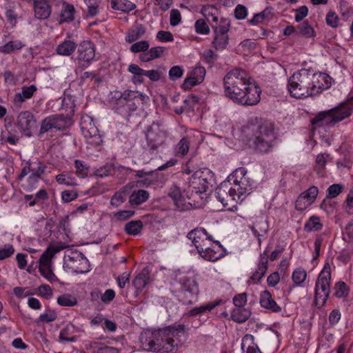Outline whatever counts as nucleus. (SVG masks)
Here are the masks:
<instances>
[{
    "mask_svg": "<svg viewBox=\"0 0 353 353\" xmlns=\"http://www.w3.org/2000/svg\"><path fill=\"white\" fill-rule=\"evenodd\" d=\"M225 97L241 105H254L261 99V90L247 71L234 68L228 71L223 79Z\"/></svg>",
    "mask_w": 353,
    "mask_h": 353,
    "instance_id": "nucleus-1",
    "label": "nucleus"
},
{
    "mask_svg": "<svg viewBox=\"0 0 353 353\" xmlns=\"http://www.w3.org/2000/svg\"><path fill=\"white\" fill-rule=\"evenodd\" d=\"M332 82V79L325 73H313L303 69L290 77L288 89L292 97L297 99L305 98L329 88Z\"/></svg>",
    "mask_w": 353,
    "mask_h": 353,
    "instance_id": "nucleus-2",
    "label": "nucleus"
},
{
    "mask_svg": "<svg viewBox=\"0 0 353 353\" xmlns=\"http://www.w3.org/2000/svg\"><path fill=\"white\" fill-rule=\"evenodd\" d=\"M184 325L168 326L154 330H146L141 334L140 343L143 350L152 352H176L181 345L179 337Z\"/></svg>",
    "mask_w": 353,
    "mask_h": 353,
    "instance_id": "nucleus-3",
    "label": "nucleus"
},
{
    "mask_svg": "<svg viewBox=\"0 0 353 353\" xmlns=\"http://www.w3.org/2000/svg\"><path fill=\"white\" fill-rule=\"evenodd\" d=\"M252 132L250 141L254 150L261 154L272 152L277 139L274 123L268 120L262 121L253 127Z\"/></svg>",
    "mask_w": 353,
    "mask_h": 353,
    "instance_id": "nucleus-4",
    "label": "nucleus"
},
{
    "mask_svg": "<svg viewBox=\"0 0 353 353\" xmlns=\"http://www.w3.org/2000/svg\"><path fill=\"white\" fill-rule=\"evenodd\" d=\"M353 112V101L342 103L330 110L319 112L311 120L313 128L334 127L336 123L348 118Z\"/></svg>",
    "mask_w": 353,
    "mask_h": 353,
    "instance_id": "nucleus-5",
    "label": "nucleus"
},
{
    "mask_svg": "<svg viewBox=\"0 0 353 353\" xmlns=\"http://www.w3.org/2000/svg\"><path fill=\"white\" fill-rule=\"evenodd\" d=\"M112 99H116L115 111L123 117H129L139 105L142 104L145 95L132 90H125L123 92L114 91Z\"/></svg>",
    "mask_w": 353,
    "mask_h": 353,
    "instance_id": "nucleus-6",
    "label": "nucleus"
},
{
    "mask_svg": "<svg viewBox=\"0 0 353 353\" xmlns=\"http://www.w3.org/2000/svg\"><path fill=\"white\" fill-rule=\"evenodd\" d=\"M331 268L328 263L324 265L317 278L315 285L314 303L316 306H323L330 293Z\"/></svg>",
    "mask_w": 353,
    "mask_h": 353,
    "instance_id": "nucleus-7",
    "label": "nucleus"
},
{
    "mask_svg": "<svg viewBox=\"0 0 353 353\" xmlns=\"http://www.w3.org/2000/svg\"><path fill=\"white\" fill-rule=\"evenodd\" d=\"M232 181L231 185L232 187V192L236 194L237 199H241L242 196L250 194L252 190V184L250 181V178L247 176V170L245 168H239L233 172L228 177V182Z\"/></svg>",
    "mask_w": 353,
    "mask_h": 353,
    "instance_id": "nucleus-8",
    "label": "nucleus"
},
{
    "mask_svg": "<svg viewBox=\"0 0 353 353\" xmlns=\"http://www.w3.org/2000/svg\"><path fill=\"white\" fill-rule=\"evenodd\" d=\"M189 188L188 193L191 192L192 195L201 194L207 191L208 186L213 180L212 172L207 168L196 170L188 179Z\"/></svg>",
    "mask_w": 353,
    "mask_h": 353,
    "instance_id": "nucleus-9",
    "label": "nucleus"
},
{
    "mask_svg": "<svg viewBox=\"0 0 353 353\" xmlns=\"http://www.w3.org/2000/svg\"><path fill=\"white\" fill-rule=\"evenodd\" d=\"M80 127L87 143L92 146H100L103 143L101 135L92 117L85 115L81 118Z\"/></svg>",
    "mask_w": 353,
    "mask_h": 353,
    "instance_id": "nucleus-10",
    "label": "nucleus"
},
{
    "mask_svg": "<svg viewBox=\"0 0 353 353\" xmlns=\"http://www.w3.org/2000/svg\"><path fill=\"white\" fill-rule=\"evenodd\" d=\"M167 132L158 122H153L145 133L148 146L150 150L156 151L163 145L167 139Z\"/></svg>",
    "mask_w": 353,
    "mask_h": 353,
    "instance_id": "nucleus-11",
    "label": "nucleus"
},
{
    "mask_svg": "<svg viewBox=\"0 0 353 353\" xmlns=\"http://www.w3.org/2000/svg\"><path fill=\"white\" fill-rule=\"evenodd\" d=\"M71 125V119L63 114H54L45 118L41 123L39 134H43L50 130H64Z\"/></svg>",
    "mask_w": 353,
    "mask_h": 353,
    "instance_id": "nucleus-12",
    "label": "nucleus"
},
{
    "mask_svg": "<svg viewBox=\"0 0 353 353\" xmlns=\"http://www.w3.org/2000/svg\"><path fill=\"white\" fill-rule=\"evenodd\" d=\"M65 264L72 272L83 274L89 271V261L79 251L71 252L64 257Z\"/></svg>",
    "mask_w": 353,
    "mask_h": 353,
    "instance_id": "nucleus-13",
    "label": "nucleus"
},
{
    "mask_svg": "<svg viewBox=\"0 0 353 353\" xmlns=\"http://www.w3.org/2000/svg\"><path fill=\"white\" fill-rule=\"evenodd\" d=\"M212 28L214 30V39L212 43L214 48L218 50H223L228 44V32L230 30V23L226 19H221L219 26L211 24Z\"/></svg>",
    "mask_w": 353,
    "mask_h": 353,
    "instance_id": "nucleus-14",
    "label": "nucleus"
},
{
    "mask_svg": "<svg viewBox=\"0 0 353 353\" xmlns=\"http://www.w3.org/2000/svg\"><path fill=\"white\" fill-rule=\"evenodd\" d=\"M232 187L231 183L223 182L216 188L215 195L216 199L223 204V206L227 207L231 205L235 206V203L239 200L236 194L232 192Z\"/></svg>",
    "mask_w": 353,
    "mask_h": 353,
    "instance_id": "nucleus-15",
    "label": "nucleus"
},
{
    "mask_svg": "<svg viewBox=\"0 0 353 353\" xmlns=\"http://www.w3.org/2000/svg\"><path fill=\"white\" fill-rule=\"evenodd\" d=\"M187 238L192 241L199 253L203 249H206L205 247L212 240V236L202 228H196L190 231Z\"/></svg>",
    "mask_w": 353,
    "mask_h": 353,
    "instance_id": "nucleus-16",
    "label": "nucleus"
},
{
    "mask_svg": "<svg viewBox=\"0 0 353 353\" xmlns=\"http://www.w3.org/2000/svg\"><path fill=\"white\" fill-rule=\"evenodd\" d=\"M205 248L199 254L206 261H216L225 255V248L218 241L212 239Z\"/></svg>",
    "mask_w": 353,
    "mask_h": 353,
    "instance_id": "nucleus-17",
    "label": "nucleus"
},
{
    "mask_svg": "<svg viewBox=\"0 0 353 353\" xmlns=\"http://www.w3.org/2000/svg\"><path fill=\"white\" fill-rule=\"evenodd\" d=\"M17 125L25 136L31 137L32 129L37 126L34 115L29 111L21 112L17 118Z\"/></svg>",
    "mask_w": 353,
    "mask_h": 353,
    "instance_id": "nucleus-18",
    "label": "nucleus"
},
{
    "mask_svg": "<svg viewBox=\"0 0 353 353\" xmlns=\"http://www.w3.org/2000/svg\"><path fill=\"white\" fill-rule=\"evenodd\" d=\"M96 48L90 41H83L77 48V59L79 61L90 63L95 57Z\"/></svg>",
    "mask_w": 353,
    "mask_h": 353,
    "instance_id": "nucleus-19",
    "label": "nucleus"
},
{
    "mask_svg": "<svg viewBox=\"0 0 353 353\" xmlns=\"http://www.w3.org/2000/svg\"><path fill=\"white\" fill-rule=\"evenodd\" d=\"M254 236L257 238L258 243L261 244V238L265 236L269 231V225L266 218L263 216L256 219L252 225L249 226Z\"/></svg>",
    "mask_w": 353,
    "mask_h": 353,
    "instance_id": "nucleus-20",
    "label": "nucleus"
},
{
    "mask_svg": "<svg viewBox=\"0 0 353 353\" xmlns=\"http://www.w3.org/2000/svg\"><path fill=\"white\" fill-rule=\"evenodd\" d=\"M68 245L65 243H55L50 244L42 254L39 259V266L50 265L51 259L55 254L66 248Z\"/></svg>",
    "mask_w": 353,
    "mask_h": 353,
    "instance_id": "nucleus-21",
    "label": "nucleus"
},
{
    "mask_svg": "<svg viewBox=\"0 0 353 353\" xmlns=\"http://www.w3.org/2000/svg\"><path fill=\"white\" fill-rule=\"evenodd\" d=\"M268 256L266 252H264L259 256L257 269L250 277L248 282L252 284H257L264 276L268 270Z\"/></svg>",
    "mask_w": 353,
    "mask_h": 353,
    "instance_id": "nucleus-22",
    "label": "nucleus"
},
{
    "mask_svg": "<svg viewBox=\"0 0 353 353\" xmlns=\"http://www.w3.org/2000/svg\"><path fill=\"white\" fill-rule=\"evenodd\" d=\"M34 17L39 19H48L52 12L51 6L47 0H33Z\"/></svg>",
    "mask_w": 353,
    "mask_h": 353,
    "instance_id": "nucleus-23",
    "label": "nucleus"
},
{
    "mask_svg": "<svg viewBox=\"0 0 353 353\" xmlns=\"http://www.w3.org/2000/svg\"><path fill=\"white\" fill-rule=\"evenodd\" d=\"M180 283L183 292L189 293L192 297L199 294V285L194 278L184 276L181 279Z\"/></svg>",
    "mask_w": 353,
    "mask_h": 353,
    "instance_id": "nucleus-24",
    "label": "nucleus"
},
{
    "mask_svg": "<svg viewBox=\"0 0 353 353\" xmlns=\"http://www.w3.org/2000/svg\"><path fill=\"white\" fill-rule=\"evenodd\" d=\"M150 283V271L148 268H143L133 279L132 285L137 290L136 295Z\"/></svg>",
    "mask_w": 353,
    "mask_h": 353,
    "instance_id": "nucleus-25",
    "label": "nucleus"
},
{
    "mask_svg": "<svg viewBox=\"0 0 353 353\" xmlns=\"http://www.w3.org/2000/svg\"><path fill=\"white\" fill-rule=\"evenodd\" d=\"M260 304L263 307L270 310L274 312H278L281 310V307L279 306L272 299V294L268 290H265L261 293Z\"/></svg>",
    "mask_w": 353,
    "mask_h": 353,
    "instance_id": "nucleus-26",
    "label": "nucleus"
},
{
    "mask_svg": "<svg viewBox=\"0 0 353 353\" xmlns=\"http://www.w3.org/2000/svg\"><path fill=\"white\" fill-rule=\"evenodd\" d=\"M169 196L172 199L175 205L180 210H183L185 209V197L178 185L176 184H173L172 185Z\"/></svg>",
    "mask_w": 353,
    "mask_h": 353,
    "instance_id": "nucleus-27",
    "label": "nucleus"
},
{
    "mask_svg": "<svg viewBox=\"0 0 353 353\" xmlns=\"http://www.w3.org/2000/svg\"><path fill=\"white\" fill-rule=\"evenodd\" d=\"M77 48V44L71 40H64L56 48V52L61 56H70Z\"/></svg>",
    "mask_w": 353,
    "mask_h": 353,
    "instance_id": "nucleus-28",
    "label": "nucleus"
},
{
    "mask_svg": "<svg viewBox=\"0 0 353 353\" xmlns=\"http://www.w3.org/2000/svg\"><path fill=\"white\" fill-rule=\"evenodd\" d=\"M74 12L75 9L72 4L65 1H62L59 23L72 21L74 19Z\"/></svg>",
    "mask_w": 353,
    "mask_h": 353,
    "instance_id": "nucleus-29",
    "label": "nucleus"
},
{
    "mask_svg": "<svg viewBox=\"0 0 353 353\" xmlns=\"http://www.w3.org/2000/svg\"><path fill=\"white\" fill-rule=\"evenodd\" d=\"M201 13L210 23L214 22L217 24L219 12L215 6L211 5L203 6Z\"/></svg>",
    "mask_w": 353,
    "mask_h": 353,
    "instance_id": "nucleus-30",
    "label": "nucleus"
},
{
    "mask_svg": "<svg viewBox=\"0 0 353 353\" xmlns=\"http://www.w3.org/2000/svg\"><path fill=\"white\" fill-rule=\"evenodd\" d=\"M250 315V311L245 307H234L232 312L231 319L239 323H241L246 321Z\"/></svg>",
    "mask_w": 353,
    "mask_h": 353,
    "instance_id": "nucleus-31",
    "label": "nucleus"
},
{
    "mask_svg": "<svg viewBox=\"0 0 353 353\" xmlns=\"http://www.w3.org/2000/svg\"><path fill=\"white\" fill-rule=\"evenodd\" d=\"M149 198V193L144 190L134 191L129 198V202L132 205H139L145 202Z\"/></svg>",
    "mask_w": 353,
    "mask_h": 353,
    "instance_id": "nucleus-32",
    "label": "nucleus"
},
{
    "mask_svg": "<svg viewBox=\"0 0 353 353\" xmlns=\"http://www.w3.org/2000/svg\"><path fill=\"white\" fill-rule=\"evenodd\" d=\"M242 350L246 349V353H262L254 343V336L252 334H245L241 343Z\"/></svg>",
    "mask_w": 353,
    "mask_h": 353,
    "instance_id": "nucleus-33",
    "label": "nucleus"
},
{
    "mask_svg": "<svg viewBox=\"0 0 353 353\" xmlns=\"http://www.w3.org/2000/svg\"><path fill=\"white\" fill-rule=\"evenodd\" d=\"M145 33V28L142 25H138L134 28L130 29L126 36L125 41L128 43H133L140 39Z\"/></svg>",
    "mask_w": 353,
    "mask_h": 353,
    "instance_id": "nucleus-34",
    "label": "nucleus"
},
{
    "mask_svg": "<svg viewBox=\"0 0 353 353\" xmlns=\"http://www.w3.org/2000/svg\"><path fill=\"white\" fill-rule=\"evenodd\" d=\"M21 90V93H17L15 94V102L22 103L26 99L31 98L34 92L37 90V87L34 85H31L30 86H23Z\"/></svg>",
    "mask_w": 353,
    "mask_h": 353,
    "instance_id": "nucleus-35",
    "label": "nucleus"
},
{
    "mask_svg": "<svg viewBox=\"0 0 353 353\" xmlns=\"http://www.w3.org/2000/svg\"><path fill=\"white\" fill-rule=\"evenodd\" d=\"M143 225L141 221H131L124 226V231L129 235L135 236L139 234L143 230Z\"/></svg>",
    "mask_w": 353,
    "mask_h": 353,
    "instance_id": "nucleus-36",
    "label": "nucleus"
},
{
    "mask_svg": "<svg viewBox=\"0 0 353 353\" xmlns=\"http://www.w3.org/2000/svg\"><path fill=\"white\" fill-rule=\"evenodd\" d=\"M190 140L188 137H183L174 148V152L176 156L183 157L185 156L190 149Z\"/></svg>",
    "mask_w": 353,
    "mask_h": 353,
    "instance_id": "nucleus-37",
    "label": "nucleus"
},
{
    "mask_svg": "<svg viewBox=\"0 0 353 353\" xmlns=\"http://www.w3.org/2000/svg\"><path fill=\"white\" fill-rule=\"evenodd\" d=\"M128 71L134 74L132 80L134 83H142L144 81L145 70L136 64H130Z\"/></svg>",
    "mask_w": 353,
    "mask_h": 353,
    "instance_id": "nucleus-38",
    "label": "nucleus"
},
{
    "mask_svg": "<svg viewBox=\"0 0 353 353\" xmlns=\"http://www.w3.org/2000/svg\"><path fill=\"white\" fill-rule=\"evenodd\" d=\"M74 327L72 324H68L59 333V341L61 342H74L77 340L75 336H70L74 331Z\"/></svg>",
    "mask_w": 353,
    "mask_h": 353,
    "instance_id": "nucleus-39",
    "label": "nucleus"
},
{
    "mask_svg": "<svg viewBox=\"0 0 353 353\" xmlns=\"http://www.w3.org/2000/svg\"><path fill=\"white\" fill-rule=\"evenodd\" d=\"M297 32L305 38H312L316 36L314 28L307 21H303L297 26Z\"/></svg>",
    "mask_w": 353,
    "mask_h": 353,
    "instance_id": "nucleus-40",
    "label": "nucleus"
},
{
    "mask_svg": "<svg viewBox=\"0 0 353 353\" xmlns=\"http://www.w3.org/2000/svg\"><path fill=\"white\" fill-rule=\"evenodd\" d=\"M323 224L317 216H312L305 223L304 230L307 232H316L322 229Z\"/></svg>",
    "mask_w": 353,
    "mask_h": 353,
    "instance_id": "nucleus-41",
    "label": "nucleus"
},
{
    "mask_svg": "<svg viewBox=\"0 0 353 353\" xmlns=\"http://www.w3.org/2000/svg\"><path fill=\"white\" fill-rule=\"evenodd\" d=\"M330 154L322 153L317 155L316 159L315 170L319 176H323L324 168L329 161Z\"/></svg>",
    "mask_w": 353,
    "mask_h": 353,
    "instance_id": "nucleus-42",
    "label": "nucleus"
},
{
    "mask_svg": "<svg viewBox=\"0 0 353 353\" xmlns=\"http://www.w3.org/2000/svg\"><path fill=\"white\" fill-rule=\"evenodd\" d=\"M221 301H214V302H210L205 305H203L200 307H196L192 308L189 312V314L190 316H196L200 314H203L207 311H211L212 309H214L215 307L219 305L220 304Z\"/></svg>",
    "mask_w": 353,
    "mask_h": 353,
    "instance_id": "nucleus-43",
    "label": "nucleus"
},
{
    "mask_svg": "<svg viewBox=\"0 0 353 353\" xmlns=\"http://www.w3.org/2000/svg\"><path fill=\"white\" fill-rule=\"evenodd\" d=\"M57 303L61 306L72 307L77 304V299L70 294H63L57 298Z\"/></svg>",
    "mask_w": 353,
    "mask_h": 353,
    "instance_id": "nucleus-44",
    "label": "nucleus"
},
{
    "mask_svg": "<svg viewBox=\"0 0 353 353\" xmlns=\"http://www.w3.org/2000/svg\"><path fill=\"white\" fill-rule=\"evenodd\" d=\"M75 174L80 178H85L88 176L89 166L83 161L76 159L74 161Z\"/></svg>",
    "mask_w": 353,
    "mask_h": 353,
    "instance_id": "nucleus-45",
    "label": "nucleus"
},
{
    "mask_svg": "<svg viewBox=\"0 0 353 353\" xmlns=\"http://www.w3.org/2000/svg\"><path fill=\"white\" fill-rule=\"evenodd\" d=\"M25 45L21 41H11L1 48V52L4 54H9L14 50L21 49Z\"/></svg>",
    "mask_w": 353,
    "mask_h": 353,
    "instance_id": "nucleus-46",
    "label": "nucleus"
},
{
    "mask_svg": "<svg viewBox=\"0 0 353 353\" xmlns=\"http://www.w3.org/2000/svg\"><path fill=\"white\" fill-rule=\"evenodd\" d=\"M318 193V188L316 186H311L307 190L302 192L299 196H303L311 205L315 201Z\"/></svg>",
    "mask_w": 353,
    "mask_h": 353,
    "instance_id": "nucleus-47",
    "label": "nucleus"
},
{
    "mask_svg": "<svg viewBox=\"0 0 353 353\" xmlns=\"http://www.w3.org/2000/svg\"><path fill=\"white\" fill-rule=\"evenodd\" d=\"M272 15L271 10L266 8L260 13L256 14L252 19L248 21L251 25H255L262 23L265 19H268Z\"/></svg>",
    "mask_w": 353,
    "mask_h": 353,
    "instance_id": "nucleus-48",
    "label": "nucleus"
},
{
    "mask_svg": "<svg viewBox=\"0 0 353 353\" xmlns=\"http://www.w3.org/2000/svg\"><path fill=\"white\" fill-rule=\"evenodd\" d=\"M334 295L337 298L345 297L348 295L349 290L343 281L337 282L334 287Z\"/></svg>",
    "mask_w": 353,
    "mask_h": 353,
    "instance_id": "nucleus-49",
    "label": "nucleus"
},
{
    "mask_svg": "<svg viewBox=\"0 0 353 353\" xmlns=\"http://www.w3.org/2000/svg\"><path fill=\"white\" fill-rule=\"evenodd\" d=\"M135 8V4L131 1L128 0H121L117 3V6L113 9L121 10L124 12H128L133 10Z\"/></svg>",
    "mask_w": 353,
    "mask_h": 353,
    "instance_id": "nucleus-50",
    "label": "nucleus"
},
{
    "mask_svg": "<svg viewBox=\"0 0 353 353\" xmlns=\"http://www.w3.org/2000/svg\"><path fill=\"white\" fill-rule=\"evenodd\" d=\"M292 277L295 284L301 285L305 281L307 272L303 269L298 268L293 272Z\"/></svg>",
    "mask_w": 353,
    "mask_h": 353,
    "instance_id": "nucleus-51",
    "label": "nucleus"
},
{
    "mask_svg": "<svg viewBox=\"0 0 353 353\" xmlns=\"http://www.w3.org/2000/svg\"><path fill=\"white\" fill-rule=\"evenodd\" d=\"M39 270L41 274L48 281L52 283L57 280V277L50 268V265L39 266Z\"/></svg>",
    "mask_w": 353,
    "mask_h": 353,
    "instance_id": "nucleus-52",
    "label": "nucleus"
},
{
    "mask_svg": "<svg viewBox=\"0 0 353 353\" xmlns=\"http://www.w3.org/2000/svg\"><path fill=\"white\" fill-rule=\"evenodd\" d=\"M194 28L196 32L199 34H208L210 32V28L205 21L203 19H199L196 21Z\"/></svg>",
    "mask_w": 353,
    "mask_h": 353,
    "instance_id": "nucleus-53",
    "label": "nucleus"
},
{
    "mask_svg": "<svg viewBox=\"0 0 353 353\" xmlns=\"http://www.w3.org/2000/svg\"><path fill=\"white\" fill-rule=\"evenodd\" d=\"M205 75V69L204 67L202 66H198L194 68L191 73L190 76L194 78V79L196 80L197 82H203L204 80Z\"/></svg>",
    "mask_w": 353,
    "mask_h": 353,
    "instance_id": "nucleus-54",
    "label": "nucleus"
},
{
    "mask_svg": "<svg viewBox=\"0 0 353 353\" xmlns=\"http://www.w3.org/2000/svg\"><path fill=\"white\" fill-rule=\"evenodd\" d=\"M88 6V14L94 17L98 13L99 0H84Z\"/></svg>",
    "mask_w": 353,
    "mask_h": 353,
    "instance_id": "nucleus-55",
    "label": "nucleus"
},
{
    "mask_svg": "<svg viewBox=\"0 0 353 353\" xmlns=\"http://www.w3.org/2000/svg\"><path fill=\"white\" fill-rule=\"evenodd\" d=\"M326 23L332 28H337L339 23V18L334 11H329L326 15Z\"/></svg>",
    "mask_w": 353,
    "mask_h": 353,
    "instance_id": "nucleus-56",
    "label": "nucleus"
},
{
    "mask_svg": "<svg viewBox=\"0 0 353 353\" xmlns=\"http://www.w3.org/2000/svg\"><path fill=\"white\" fill-rule=\"evenodd\" d=\"M149 46V43L147 41H138L131 46L130 50L134 53L145 52Z\"/></svg>",
    "mask_w": 353,
    "mask_h": 353,
    "instance_id": "nucleus-57",
    "label": "nucleus"
},
{
    "mask_svg": "<svg viewBox=\"0 0 353 353\" xmlns=\"http://www.w3.org/2000/svg\"><path fill=\"white\" fill-rule=\"evenodd\" d=\"M125 199L126 198L123 192H117L112 197L110 204L112 206L117 208L121 205Z\"/></svg>",
    "mask_w": 353,
    "mask_h": 353,
    "instance_id": "nucleus-58",
    "label": "nucleus"
},
{
    "mask_svg": "<svg viewBox=\"0 0 353 353\" xmlns=\"http://www.w3.org/2000/svg\"><path fill=\"white\" fill-rule=\"evenodd\" d=\"M183 74V69L179 65L172 67L169 70V77L171 80L175 81L181 78Z\"/></svg>",
    "mask_w": 353,
    "mask_h": 353,
    "instance_id": "nucleus-59",
    "label": "nucleus"
},
{
    "mask_svg": "<svg viewBox=\"0 0 353 353\" xmlns=\"http://www.w3.org/2000/svg\"><path fill=\"white\" fill-rule=\"evenodd\" d=\"M295 21L296 22L301 21L308 14V8L305 6H302L294 10Z\"/></svg>",
    "mask_w": 353,
    "mask_h": 353,
    "instance_id": "nucleus-60",
    "label": "nucleus"
},
{
    "mask_svg": "<svg viewBox=\"0 0 353 353\" xmlns=\"http://www.w3.org/2000/svg\"><path fill=\"white\" fill-rule=\"evenodd\" d=\"M77 196V192L74 190H64L61 193V199L64 203L70 202L76 199Z\"/></svg>",
    "mask_w": 353,
    "mask_h": 353,
    "instance_id": "nucleus-61",
    "label": "nucleus"
},
{
    "mask_svg": "<svg viewBox=\"0 0 353 353\" xmlns=\"http://www.w3.org/2000/svg\"><path fill=\"white\" fill-rule=\"evenodd\" d=\"M343 186L340 184H333L327 189V196L334 198L337 196L342 191Z\"/></svg>",
    "mask_w": 353,
    "mask_h": 353,
    "instance_id": "nucleus-62",
    "label": "nucleus"
},
{
    "mask_svg": "<svg viewBox=\"0 0 353 353\" xmlns=\"http://www.w3.org/2000/svg\"><path fill=\"white\" fill-rule=\"evenodd\" d=\"M14 252V248L12 245H6L0 249V260L6 259L11 256Z\"/></svg>",
    "mask_w": 353,
    "mask_h": 353,
    "instance_id": "nucleus-63",
    "label": "nucleus"
},
{
    "mask_svg": "<svg viewBox=\"0 0 353 353\" xmlns=\"http://www.w3.org/2000/svg\"><path fill=\"white\" fill-rule=\"evenodd\" d=\"M181 20V13L177 9H172L170 11V23L172 26L178 25Z\"/></svg>",
    "mask_w": 353,
    "mask_h": 353,
    "instance_id": "nucleus-64",
    "label": "nucleus"
}]
</instances>
